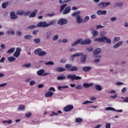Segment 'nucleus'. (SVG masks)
<instances>
[{
    "mask_svg": "<svg viewBox=\"0 0 128 128\" xmlns=\"http://www.w3.org/2000/svg\"><path fill=\"white\" fill-rule=\"evenodd\" d=\"M100 34L101 36V38H94V42H104L105 44H112V39L104 36V34H106V32L102 31L100 33Z\"/></svg>",
    "mask_w": 128,
    "mask_h": 128,
    "instance_id": "f257e3e1",
    "label": "nucleus"
},
{
    "mask_svg": "<svg viewBox=\"0 0 128 128\" xmlns=\"http://www.w3.org/2000/svg\"><path fill=\"white\" fill-rule=\"evenodd\" d=\"M56 24V20H52L49 23H46V22H40L37 24V26L38 28H48L50 26H52Z\"/></svg>",
    "mask_w": 128,
    "mask_h": 128,
    "instance_id": "f03ea898",
    "label": "nucleus"
},
{
    "mask_svg": "<svg viewBox=\"0 0 128 128\" xmlns=\"http://www.w3.org/2000/svg\"><path fill=\"white\" fill-rule=\"evenodd\" d=\"M65 68L70 70V72H78V68L76 66H73L72 64H66Z\"/></svg>",
    "mask_w": 128,
    "mask_h": 128,
    "instance_id": "7ed1b4c3",
    "label": "nucleus"
},
{
    "mask_svg": "<svg viewBox=\"0 0 128 128\" xmlns=\"http://www.w3.org/2000/svg\"><path fill=\"white\" fill-rule=\"evenodd\" d=\"M67 78L70 80L72 82H74V80H82V77L77 76L76 74H68L67 76Z\"/></svg>",
    "mask_w": 128,
    "mask_h": 128,
    "instance_id": "20e7f679",
    "label": "nucleus"
},
{
    "mask_svg": "<svg viewBox=\"0 0 128 128\" xmlns=\"http://www.w3.org/2000/svg\"><path fill=\"white\" fill-rule=\"evenodd\" d=\"M111 4L112 3L110 2H101L97 4V6H98L99 8L102 10V8H106L107 6H110Z\"/></svg>",
    "mask_w": 128,
    "mask_h": 128,
    "instance_id": "39448f33",
    "label": "nucleus"
},
{
    "mask_svg": "<svg viewBox=\"0 0 128 128\" xmlns=\"http://www.w3.org/2000/svg\"><path fill=\"white\" fill-rule=\"evenodd\" d=\"M34 54H38V56H44L48 54V53L46 52L42 51V48H40L36 49L34 51Z\"/></svg>",
    "mask_w": 128,
    "mask_h": 128,
    "instance_id": "423d86ee",
    "label": "nucleus"
},
{
    "mask_svg": "<svg viewBox=\"0 0 128 128\" xmlns=\"http://www.w3.org/2000/svg\"><path fill=\"white\" fill-rule=\"evenodd\" d=\"M68 22V20L64 18H61L58 21V24L60 26H64V24H66Z\"/></svg>",
    "mask_w": 128,
    "mask_h": 128,
    "instance_id": "0eeeda50",
    "label": "nucleus"
},
{
    "mask_svg": "<svg viewBox=\"0 0 128 128\" xmlns=\"http://www.w3.org/2000/svg\"><path fill=\"white\" fill-rule=\"evenodd\" d=\"M83 55H84V53L82 52L76 53L75 54H74L71 56L70 58V60H71V62H74V58L76 56H83Z\"/></svg>",
    "mask_w": 128,
    "mask_h": 128,
    "instance_id": "6e6552de",
    "label": "nucleus"
},
{
    "mask_svg": "<svg viewBox=\"0 0 128 128\" xmlns=\"http://www.w3.org/2000/svg\"><path fill=\"white\" fill-rule=\"evenodd\" d=\"M82 42H83L82 39L80 38V39L72 43L71 44H72V46H78V44H80L81 45H83Z\"/></svg>",
    "mask_w": 128,
    "mask_h": 128,
    "instance_id": "1a4fd4ad",
    "label": "nucleus"
},
{
    "mask_svg": "<svg viewBox=\"0 0 128 128\" xmlns=\"http://www.w3.org/2000/svg\"><path fill=\"white\" fill-rule=\"evenodd\" d=\"M20 52H22V49L18 48H17L15 52L13 54L15 58H18V56H20Z\"/></svg>",
    "mask_w": 128,
    "mask_h": 128,
    "instance_id": "9d476101",
    "label": "nucleus"
},
{
    "mask_svg": "<svg viewBox=\"0 0 128 128\" xmlns=\"http://www.w3.org/2000/svg\"><path fill=\"white\" fill-rule=\"evenodd\" d=\"M74 110V106L72 105H68L64 108V111L68 112H70V110Z\"/></svg>",
    "mask_w": 128,
    "mask_h": 128,
    "instance_id": "9b49d317",
    "label": "nucleus"
},
{
    "mask_svg": "<svg viewBox=\"0 0 128 128\" xmlns=\"http://www.w3.org/2000/svg\"><path fill=\"white\" fill-rule=\"evenodd\" d=\"M84 22V18H82V16H78L76 17V22L78 24H80Z\"/></svg>",
    "mask_w": 128,
    "mask_h": 128,
    "instance_id": "f8f14e48",
    "label": "nucleus"
},
{
    "mask_svg": "<svg viewBox=\"0 0 128 128\" xmlns=\"http://www.w3.org/2000/svg\"><path fill=\"white\" fill-rule=\"evenodd\" d=\"M10 16L11 20H16V18H18V15L16 14L14 11H12L10 12Z\"/></svg>",
    "mask_w": 128,
    "mask_h": 128,
    "instance_id": "ddd939ff",
    "label": "nucleus"
},
{
    "mask_svg": "<svg viewBox=\"0 0 128 128\" xmlns=\"http://www.w3.org/2000/svg\"><path fill=\"white\" fill-rule=\"evenodd\" d=\"M102 52V49L100 48H96L94 51H93V54H94L95 56H96L98 54H100Z\"/></svg>",
    "mask_w": 128,
    "mask_h": 128,
    "instance_id": "4468645a",
    "label": "nucleus"
},
{
    "mask_svg": "<svg viewBox=\"0 0 128 128\" xmlns=\"http://www.w3.org/2000/svg\"><path fill=\"white\" fill-rule=\"evenodd\" d=\"M38 10H35L34 12H31L28 16V18H36V14H38Z\"/></svg>",
    "mask_w": 128,
    "mask_h": 128,
    "instance_id": "2eb2a0df",
    "label": "nucleus"
},
{
    "mask_svg": "<svg viewBox=\"0 0 128 128\" xmlns=\"http://www.w3.org/2000/svg\"><path fill=\"white\" fill-rule=\"evenodd\" d=\"M66 69L62 67H58L55 68V72H66Z\"/></svg>",
    "mask_w": 128,
    "mask_h": 128,
    "instance_id": "dca6fc26",
    "label": "nucleus"
},
{
    "mask_svg": "<svg viewBox=\"0 0 128 128\" xmlns=\"http://www.w3.org/2000/svg\"><path fill=\"white\" fill-rule=\"evenodd\" d=\"M86 58H88V55H82L80 58V62L82 64H86Z\"/></svg>",
    "mask_w": 128,
    "mask_h": 128,
    "instance_id": "f3484780",
    "label": "nucleus"
},
{
    "mask_svg": "<svg viewBox=\"0 0 128 128\" xmlns=\"http://www.w3.org/2000/svg\"><path fill=\"white\" fill-rule=\"evenodd\" d=\"M105 110H113L114 112H122V110H116L112 107H108Z\"/></svg>",
    "mask_w": 128,
    "mask_h": 128,
    "instance_id": "a211bd4d",
    "label": "nucleus"
},
{
    "mask_svg": "<svg viewBox=\"0 0 128 128\" xmlns=\"http://www.w3.org/2000/svg\"><path fill=\"white\" fill-rule=\"evenodd\" d=\"M106 10H98L96 12V14H98V16H100L102 14H103L104 16H106Z\"/></svg>",
    "mask_w": 128,
    "mask_h": 128,
    "instance_id": "6ab92c4d",
    "label": "nucleus"
},
{
    "mask_svg": "<svg viewBox=\"0 0 128 128\" xmlns=\"http://www.w3.org/2000/svg\"><path fill=\"white\" fill-rule=\"evenodd\" d=\"M122 44H124L123 41H120L118 42L113 46V48H114V50H116V48H120V46H122Z\"/></svg>",
    "mask_w": 128,
    "mask_h": 128,
    "instance_id": "aec40b11",
    "label": "nucleus"
},
{
    "mask_svg": "<svg viewBox=\"0 0 128 128\" xmlns=\"http://www.w3.org/2000/svg\"><path fill=\"white\" fill-rule=\"evenodd\" d=\"M70 6L66 7L62 12L63 14H70Z\"/></svg>",
    "mask_w": 128,
    "mask_h": 128,
    "instance_id": "412c9836",
    "label": "nucleus"
},
{
    "mask_svg": "<svg viewBox=\"0 0 128 128\" xmlns=\"http://www.w3.org/2000/svg\"><path fill=\"white\" fill-rule=\"evenodd\" d=\"M92 44V40L90 38L86 39L83 40V42H82V44Z\"/></svg>",
    "mask_w": 128,
    "mask_h": 128,
    "instance_id": "4be33fe9",
    "label": "nucleus"
},
{
    "mask_svg": "<svg viewBox=\"0 0 128 128\" xmlns=\"http://www.w3.org/2000/svg\"><path fill=\"white\" fill-rule=\"evenodd\" d=\"M91 34H92L94 38H96V36H98V32L96 30H92Z\"/></svg>",
    "mask_w": 128,
    "mask_h": 128,
    "instance_id": "5701e85b",
    "label": "nucleus"
},
{
    "mask_svg": "<svg viewBox=\"0 0 128 128\" xmlns=\"http://www.w3.org/2000/svg\"><path fill=\"white\" fill-rule=\"evenodd\" d=\"M93 85H94V83H92L90 84H88V83H84L82 84L83 87L85 88H90V86H92Z\"/></svg>",
    "mask_w": 128,
    "mask_h": 128,
    "instance_id": "b1692460",
    "label": "nucleus"
},
{
    "mask_svg": "<svg viewBox=\"0 0 128 128\" xmlns=\"http://www.w3.org/2000/svg\"><path fill=\"white\" fill-rule=\"evenodd\" d=\"M46 40H48L50 39V36H52V32L48 31L46 32Z\"/></svg>",
    "mask_w": 128,
    "mask_h": 128,
    "instance_id": "393cba45",
    "label": "nucleus"
},
{
    "mask_svg": "<svg viewBox=\"0 0 128 128\" xmlns=\"http://www.w3.org/2000/svg\"><path fill=\"white\" fill-rule=\"evenodd\" d=\"M80 11H76L74 12L72 14V16H76V18H78V16H80Z\"/></svg>",
    "mask_w": 128,
    "mask_h": 128,
    "instance_id": "a878e982",
    "label": "nucleus"
},
{
    "mask_svg": "<svg viewBox=\"0 0 128 128\" xmlns=\"http://www.w3.org/2000/svg\"><path fill=\"white\" fill-rule=\"evenodd\" d=\"M38 28V26L35 25H31L27 27V28H25V30H34V28Z\"/></svg>",
    "mask_w": 128,
    "mask_h": 128,
    "instance_id": "bb28decb",
    "label": "nucleus"
},
{
    "mask_svg": "<svg viewBox=\"0 0 128 128\" xmlns=\"http://www.w3.org/2000/svg\"><path fill=\"white\" fill-rule=\"evenodd\" d=\"M94 88L95 90H98V92H100L101 90H102V86L100 85H95Z\"/></svg>",
    "mask_w": 128,
    "mask_h": 128,
    "instance_id": "cd10ccee",
    "label": "nucleus"
},
{
    "mask_svg": "<svg viewBox=\"0 0 128 128\" xmlns=\"http://www.w3.org/2000/svg\"><path fill=\"white\" fill-rule=\"evenodd\" d=\"M82 70L84 72H88L90 70H92V67L90 66H84L82 68Z\"/></svg>",
    "mask_w": 128,
    "mask_h": 128,
    "instance_id": "c85d7f7f",
    "label": "nucleus"
},
{
    "mask_svg": "<svg viewBox=\"0 0 128 128\" xmlns=\"http://www.w3.org/2000/svg\"><path fill=\"white\" fill-rule=\"evenodd\" d=\"M54 96V92L51 91L47 92L45 94V96H46V98H50V96Z\"/></svg>",
    "mask_w": 128,
    "mask_h": 128,
    "instance_id": "c756f323",
    "label": "nucleus"
},
{
    "mask_svg": "<svg viewBox=\"0 0 128 128\" xmlns=\"http://www.w3.org/2000/svg\"><path fill=\"white\" fill-rule=\"evenodd\" d=\"M58 80H66V76L61 74L60 76L57 77Z\"/></svg>",
    "mask_w": 128,
    "mask_h": 128,
    "instance_id": "7c9ffc66",
    "label": "nucleus"
},
{
    "mask_svg": "<svg viewBox=\"0 0 128 128\" xmlns=\"http://www.w3.org/2000/svg\"><path fill=\"white\" fill-rule=\"evenodd\" d=\"M44 69H41L37 72V74L38 76H42L44 74Z\"/></svg>",
    "mask_w": 128,
    "mask_h": 128,
    "instance_id": "2f4dec72",
    "label": "nucleus"
},
{
    "mask_svg": "<svg viewBox=\"0 0 128 128\" xmlns=\"http://www.w3.org/2000/svg\"><path fill=\"white\" fill-rule=\"evenodd\" d=\"M2 8L6 9V8L7 6H8V2H4L3 4H2Z\"/></svg>",
    "mask_w": 128,
    "mask_h": 128,
    "instance_id": "473e14b6",
    "label": "nucleus"
},
{
    "mask_svg": "<svg viewBox=\"0 0 128 128\" xmlns=\"http://www.w3.org/2000/svg\"><path fill=\"white\" fill-rule=\"evenodd\" d=\"M15 50H16V48H12L8 50L7 51V54H12V53L14 52Z\"/></svg>",
    "mask_w": 128,
    "mask_h": 128,
    "instance_id": "72a5a7b5",
    "label": "nucleus"
},
{
    "mask_svg": "<svg viewBox=\"0 0 128 128\" xmlns=\"http://www.w3.org/2000/svg\"><path fill=\"white\" fill-rule=\"evenodd\" d=\"M16 60V58L14 57V56H10L8 58V62H14V60Z\"/></svg>",
    "mask_w": 128,
    "mask_h": 128,
    "instance_id": "f704fd0d",
    "label": "nucleus"
},
{
    "mask_svg": "<svg viewBox=\"0 0 128 128\" xmlns=\"http://www.w3.org/2000/svg\"><path fill=\"white\" fill-rule=\"evenodd\" d=\"M24 38H25V40H30L32 38V35L28 34L24 36Z\"/></svg>",
    "mask_w": 128,
    "mask_h": 128,
    "instance_id": "c9c22d12",
    "label": "nucleus"
},
{
    "mask_svg": "<svg viewBox=\"0 0 128 128\" xmlns=\"http://www.w3.org/2000/svg\"><path fill=\"white\" fill-rule=\"evenodd\" d=\"M12 124V120H4L2 122V124Z\"/></svg>",
    "mask_w": 128,
    "mask_h": 128,
    "instance_id": "e433bc0d",
    "label": "nucleus"
},
{
    "mask_svg": "<svg viewBox=\"0 0 128 128\" xmlns=\"http://www.w3.org/2000/svg\"><path fill=\"white\" fill-rule=\"evenodd\" d=\"M75 122L77 124H80V123L82 122V118H76L75 119Z\"/></svg>",
    "mask_w": 128,
    "mask_h": 128,
    "instance_id": "4c0bfd02",
    "label": "nucleus"
},
{
    "mask_svg": "<svg viewBox=\"0 0 128 128\" xmlns=\"http://www.w3.org/2000/svg\"><path fill=\"white\" fill-rule=\"evenodd\" d=\"M26 109V106H24L20 105L18 108V110H24Z\"/></svg>",
    "mask_w": 128,
    "mask_h": 128,
    "instance_id": "58836bf2",
    "label": "nucleus"
},
{
    "mask_svg": "<svg viewBox=\"0 0 128 128\" xmlns=\"http://www.w3.org/2000/svg\"><path fill=\"white\" fill-rule=\"evenodd\" d=\"M30 14H32V12L30 11V10H28L26 12H24V14L26 16H30Z\"/></svg>",
    "mask_w": 128,
    "mask_h": 128,
    "instance_id": "ea45409f",
    "label": "nucleus"
},
{
    "mask_svg": "<svg viewBox=\"0 0 128 128\" xmlns=\"http://www.w3.org/2000/svg\"><path fill=\"white\" fill-rule=\"evenodd\" d=\"M44 64H46V66H54V62H52V61H50L48 62L44 63Z\"/></svg>",
    "mask_w": 128,
    "mask_h": 128,
    "instance_id": "a19ab883",
    "label": "nucleus"
},
{
    "mask_svg": "<svg viewBox=\"0 0 128 128\" xmlns=\"http://www.w3.org/2000/svg\"><path fill=\"white\" fill-rule=\"evenodd\" d=\"M34 42L35 44H40V38H36L34 39Z\"/></svg>",
    "mask_w": 128,
    "mask_h": 128,
    "instance_id": "79ce46f5",
    "label": "nucleus"
},
{
    "mask_svg": "<svg viewBox=\"0 0 128 128\" xmlns=\"http://www.w3.org/2000/svg\"><path fill=\"white\" fill-rule=\"evenodd\" d=\"M24 10L17 11L16 14H18V16H22V14H24Z\"/></svg>",
    "mask_w": 128,
    "mask_h": 128,
    "instance_id": "37998d69",
    "label": "nucleus"
},
{
    "mask_svg": "<svg viewBox=\"0 0 128 128\" xmlns=\"http://www.w3.org/2000/svg\"><path fill=\"white\" fill-rule=\"evenodd\" d=\"M7 34H12V36H14V34H16V32L14 30H8L7 31Z\"/></svg>",
    "mask_w": 128,
    "mask_h": 128,
    "instance_id": "c03bdc74",
    "label": "nucleus"
},
{
    "mask_svg": "<svg viewBox=\"0 0 128 128\" xmlns=\"http://www.w3.org/2000/svg\"><path fill=\"white\" fill-rule=\"evenodd\" d=\"M66 6H68V4H64L60 6V12H62V10H64V8H66Z\"/></svg>",
    "mask_w": 128,
    "mask_h": 128,
    "instance_id": "a18cd8bd",
    "label": "nucleus"
},
{
    "mask_svg": "<svg viewBox=\"0 0 128 128\" xmlns=\"http://www.w3.org/2000/svg\"><path fill=\"white\" fill-rule=\"evenodd\" d=\"M120 37L118 36L114 38V42L113 41V42H116L118 41H120Z\"/></svg>",
    "mask_w": 128,
    "mask_h": 128,
    "instance_id": "49530a36",
    "label": "nucleus"
},
{
    "mask_svg": "<svg viewBox=\"0 0 128 128\" xmlns=\"http://www.w3.org/2000/svg\"><path fill=\"white\" fill-rule=\"evenodd\" d=\"M58 40V34H56L54 35L53 37H52V40Z\"/></svg>",
    "mask_w": 128,
    "mask_h": 128,
    "instance_id": "de8ad7c7",
    "label": "nucleus"
},
{
    "mask_svg": "<svg viewBox=\"0 0 128 128\" xmlns=\"http://www.w3.org/2000/svg\"><path fill=\"white\" fill-rule=\"evenodd\" d=\"M122 3L118 2L114 5V8H118V6H122Z\"/></svg>",
    "mask_w": 128,
    "mask_h": 128,
    "instance_id": "09e8293b",
    "label": "nucleus"
},
{
    "mask_svg": "<svg viewBox=\"0 0 128 128\" xmlns=\"http://www.w3.org/2000/svg\"><path fill=\"white\" fill-rule=\"evenodd\" d=\"M68 88V86H60L58 88V90H62V88Z\"/></svg>",
    "mask_w": 128,
    "mask_h": 128,
    "instance_id": "8fccbe9b",
    "label": "nucleus"
},
{
    "mask_svg": "<svg viewBox=\"0 0 128 128\" xmlns=\"http://www.w3.org/2000/svg\"><path fill=\"white\" fill-rule=\"evenodd\" d=\"M121 98H123L122 101L124 102H128V97H121Z\"/></svg>",
    "mask_w": 128,
    "mask_h": 128,
    "instance_id": "3c124183",
    "label": "nucleus"
},
{
    "mask_svg": "<svg viewBox=\"0 0 128 128\" xmlns=\"http://www.w3.org/2000/svg\"><path fill=\"white\" fill-rule=\"evenodd\" d=\"M89 20H90V16H86L84 18V20H83V22H88Z\"/></svg>",
    "mask_w": 128,
    "mask_h": 128,
    "instance_id": "603ef678",
    "label": "nucleus"
},
{
    "mask_svg": "<svg viewBox=\"0 0 128 128\" xmlns=\"http://www.w3.org/2000/svg\"><path fill=\"white\" fill-rule=\"evenodd\" d=\"M75 88H76V90H82V84H79L76 86Z\"/></svg>",
    "mask_w": 128,
    "mask_h": 128,
    "instance_id": "864d4df0",
    "label": "nucleus"
},
{
    "mask_svg": "<svg viewBox=\"0 0 128 128\" xmlns=\"http://www.w3.org/2000/svg\"><path fill=\"white\" fill-rule=\"evenodd\" d=\"M30 66H32V64H30V63H28V64H26L23 65V68H30Z\"/></svg>",
    "mask_w": 128,
    "mask_h": 128,
    "instance_id": "5fc2aeb1",
    "label": "nucleus"
},
{
    "mask_svg": "<svg viewBox=\"0 0 128 128\" xmlns=\"http://www.w3.org/2000/svg\"><path fill=\"white\" fill-rule=\"evenodd\" d=\"M26 118H30L32 116V113L30 112L29 113H27L26 114Z\"/></svg>",
    "mask_w": 128,
    "mask_h": 128,
    "instance_id": "6e6d98bb",
    "label": "nucleus"
},
{
    "mask_svg": "<svg viewBox=\"0 0 128 128\" xmlns=\"http://www.w3.org/2000/svg\"><path fill=\"white\" fill-rule=\"evenodd\" d=\"M116 98H118V94H115L114 96H110V98H113L114 100Z\"/></svg>",
    "mask_w": 128,
    "mask_h": 128,
    "instance_id": "4d7b16f0",
    "label": "nucleus"
},
{
    "mask_svg": "<svg viewBox=\"0 0 128 128\" xmlns=\"http://www.w3.org/2000/svg\"><path fill=\"white\" fill-rule=\"evenodd\" d=\"M118 20V18L116 17H112L110 18L111 22H116Z\"/></svg>",
    "mask_w": 128,
    "mask_h": 128,
    "instance_id": "13d9d810",
    "label": "nucleus"
},
{
    "mask_svg": "<svg viewBox=\"0 0 128 128\" xmlns=\"http://www.w3.org/2000/svg\"><path fill=\"white\" fill-rule=\"evenodd\" d=\"M106 128H110V123H107L105 125Z\"/></svg>",
    "mask_w": 128,
    "mask_h": 128,
    "instance_id": "bf43d9fd",
    "label": "nucleus"
},
{
    "mask_svg": "<svg viewBox=\"0 0 128 128\" xmlns=\"http://www.w3.org/2000/svg\"><path fill=\"white\" fill-rule=\"evenodd\" d=\"M96 14H92L90 16V18L92 19V20H96Z\"/></svg>",
    "mask_w": 128,
    "mask_h": 128,
    "instance_id": "052dcab7",
    "label": "nucleus"
},
{
    "mask_svg": "<svg viewBox=\"0 0 128 128\" xmlns=\"http://www.w3.org/2000/svg\"><path fill=\"white\" fill-rule=\"evenodd\" d=\"M8 84L7 83H4L0 84V88H4Z\"/></svg>",
    "mask_w": 128,
    "mask_h": 128,
    "instance_id": "680f3d73",
    "label": "nucleus"
},
{
    "mask_svg": "<svg viewBox=\"0 0 128 128\" xmlns=\"http://www.w3.org/2000/svg\"><path fill=\"white\" fill-rule=\"evenodd\" d=\"M104 28V26H102V25H98L96 26V29L98 30V28Z\"/></svg>",
    "mask_w": 128,
    "mask_h": 128,
    "instance_id": "e2e57ef3",
    "label": "nucleus"
},
{
    "mask_svg": "<svg viewBox=\"0 0 128 128\" xmlns=\"http://www.w3.org/2000/svg\"><path fill=\"white\" fill-rule=\"evenodd\" d=\"M30 86H34V84H36V81L32 80L30 83Z\"/></svg>",
    "mask_w": 128,
    "mask_h": 128,
    "instance_id": "0e129e2a",
    "label": "nucleus"
},
{
    "mask_svg": "<svg viewBox=\"0 0 128 128\" xmlns=\"http://www.w3.org/2000/svg\"><path fill=\"white\" fill-rule=\"evenodd\" d=\"M100 62V59H95L94 61L95 64H98V62Z\"/></svg>",
    "mask_w": 128,
    "mask_h": 128,
    "instance_id": "69168bd1",
    "label": "nucleus"
},
{
    "mask_svg": "<svg viewBox=\"0 0 128 128\" xmlns=\"http://www.w3.org/2000/svg\"><path fill=\"white\" fill-rule=\"evenodd\" d=\"M38 32V30H35L32 32V34H34V36H36V34H37Z\"/></svg>",
    "mask_w": 128,
    "mask_h": 128,
    "instance_id": "338daca9",
    "label": "nucleus"
},
{
    "mask_svg": "<svg viewBox=\"0 0 128 128\" xmlns=\"http://www.w3.org/2000/svg\"><path fill=\"white\" fill-rule=\"evenodd\" d=\"M44 84H40L38 85V88H44Z\"/></svg>",
    "mask_w": 128,
    "mask_h": 128,
    "instance_id": "774afa93",
    "label": "nucleus"
}]
</instances>
